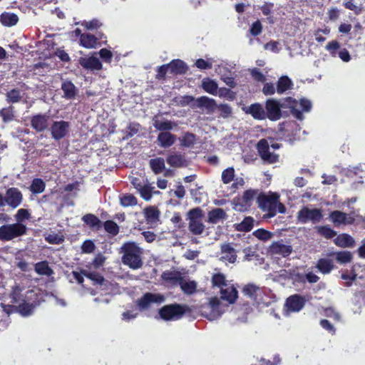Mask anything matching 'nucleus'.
Here are the masks:
<instances>
[{
	"label": "nucleus",
	"instance_id": "obj_42",
	"mask_svg": "<svg viewBox=\"0 0 365 365\" xmlns=\"http://www.w3.org/2000/svg\"><path fill=\"white\" fill-rule=\"evenodd\" d=\"M329 217L335 226H339L341 224L345 225L346 213L339 210H334L330 213Z\"/></svg>",
	"mask_w": 365,
	"mask_h": 365
},
{
	"label": "nucleus",
	"instance_id": "obj_45",
	"mask_svg": "<svg viewBox=\"0 0 365 365\" xmlns=\"http://www.w3.org/2000/svg\"><path fill=\"white\" fill-rule=\"evenodd\" d=\"M211 283L212 287H217L222 289L227 287L225 276L222 273H215L212 276Z\"/></svg>",
	"mask_w": 365,
	"mask_h": 365
},
{
	"label": "nucleus",
	"instance_id": "obj_9",
	"mask_svg": "<svg viewBox=\"0 0 365 365\" xmlns=\"http://www.w3.org/2000/svg\"><path fill=\"white\" fill-rule=\"evenodd\" d=\"M257 191L254 190H245L241 197H235L233 199L234 208L239 211H245L249 208L252 205V201L254 200Z\"/></svg>",
	"mask_w": 365,
	"mask_h": 365
},
{
	"label": "nucleus",
	"instance_id": "obj_6",
	"mask_svg": "<svg viewBox=\"0 0 365 365\" xmlns=\"http://www.w3.org/2000/svg\"><path fill=\"white\" fill-rule=\"evenodd\" d=\"M298 220L303 223L312 222L313 224L319 222L323 218V214L321 209H310L304 206L297 213Z\"/></svg>",
	"mask_w": 365,
	"mask_h": 365
},
{
	"label": "nucleus",
	"instance_id": "obj_64",
	"mask_svg": "<svg viewBox=\"0 0 365 365\" xmlns=\"http://www.w3.org/2000/svg\"><path fill=\"white\" fill-rule=\"evenodd\" d=\"M217 94L220 98H225L228 100H234L235 94L230 89L226 88H221L218 90Z\"/></svg>",
	"mask_w": 365,
	"mask_h": 365
},
{
	"label": "nucleus",
	"instance_id": "obj_17",
	"mask_svg": "<svg viewBox=\"0 0 365 365\" xmlns=\"http://www.w3.org/2000/svg\"><path fill=\"white\" fill-rule=\"evenodd\" d=\"M242 110L245 113L251 115L255 119L264 120L266 118L265 110L260 103L251 104L248 107L242 108Z\"/></svg>",
	"mask_w": 365,
	"mask_h": 365
},
{
	"label": "nucleus",
	"instance_id": "obj_25",
	"mask_svg": "<svg viewBox=\"0 0 365 365\" xmlns=\"http://www.w3.org/2000/svg\"><path fill=\"white\" fill-rule=\"evenodd\" d=\"M82 274L86 277L91 279L93 285H99L101 287L106 284V279L101 274L97 272H89L85 269H82Z\"/></svg>",
	"mask_w": 365,
	"mask_h": 365
},
{
	"label": "nucleus",
	"instance_id": "obj_12",
	"mask_svg": "<svg viewBox=\"0 0 365 365\" xmlns=\"http://www.w3.org/2000/svg\"><path fill=\"white\" fill-rule=\"evenodd\" d=\"M5 197L6 204L12 208H16L23 201V194L17 187L7 189Z\"/></svg>",
	"mask_w": 365,
	"mask_h": 365
},
{
	"label": "nucleus",
	"instance_id": "obj_20",
	"mask_svg": "<svg viewBox=\"0 0 365 365\" xmlns=\"http://www.w3.org/2000/svg\"><path fill=\"white\" fill-rule=\"evenodd\" d=\"M82 221L92 230L98 231L103 227V222L94 214L88 213L83 215Z\"/></svg>",
	"mask_w": 365,
	"mask_h": 365
},
{
	"label": "nucleus",
	"instance_id": "obj_10",
	"mask_svg": "<svg viewBox=\"0 0 365 365\" xmlns=\"http://www.w3.org/2000/svg\"><path fill=\"white\" fill-rule=\"evenodd\" d=\"M287 98H289L290 100L294 101V105H292L294 108L287 107L286 108L290 109V111L292 113V115L299 120H302L304 118L302 111L309 112L311 110L312 103L310 101L306 98H302L300 99L299 101L291 97H288Z\"/></svg>",
	"mask_w": 365,
	"mask_h": 365
},
{
	"label": "nucleus",
	"instance_id": "obj_51",
	"mask_svg": "<svg viewBox=\"0 0 365 365\" xmlns=\"http://www.w3.org/2000/svg\"><path fill=\"white\" fill-rule=\"evenodd\" d=\"M317 232L327 239H331L336 235V232L328 225L317 227Z\"/></svg>",
	"mask_w": 365,
	"mask_h": 365
},
{
	"label": "nucleus",
	"instance_id": "obj_11",
	"mask_svg": "<svg viewBox=\"0 0 365 365\" xmlns=\"http://www.w3.org/2000/svg\"><path fill=\"white\" fill-rule=\"evenodd\" d=\"M70 128V123L64 120L55 121L51 125L50 130L52 138L56 140L64 138Z\"/></svg>",
	"mask_w": 365,
	"mask_h": 365
},
{
	"label": "nucleus",
	"instance_id": "obj_59",
	"mask_svg": "<svg viewBox=\"0 0 365 365\" xmlns=\"http://www.w3.org/2000/svg\"><path fill=\"white\" fill-rule=\"evenodd\" d=\"M31 217V214L29 211L26 209L21 208L18 210L16 214L15 215L16 220L17 223L23 222L26 220H29Z\"/></svg>",
	"mask_w": 365,
	"mask_h": 365
},
{
	"label": "nucleus",
	"instance_id": "obj_53",
	"mask_svg": "<svg viewBox=\"0 0 365 365\" xmlns=\"http://www.w3.org/2000/svg\"><path fill=\"white\" fill-rule=\"evenodd\" d=\"M120 205L123 207L135 206L138 203L137 198L131 194H125L120 199Z\"/></svg>",
	"mask_w": 365,
	"mask_h": 365
},
{
	"label": "nucleus",
	"instance_id": "obj_31",
	"mask_svg": "<svg viewBox=\"0 0 365 365\" xmlns=\"http://www.w3.org/2000/svg\"><path fill=\"white\" fill-rule=\"evenodd\" d=\"M221 252L225 255L222 257L225 259L229 261L230 263L235 262L237 259L236 252L230 244H223L221 247Z\"/></svg>",
	"mask_w": 365,
	"mask_h": 365
},
{
	"label": "nucleus",
	"instance_id": "obj_29",
	"mask_svg": "<svg viewBox=\"0 0 365 365\" xmlns=\"http://www.w3.org/2000/svg\"><path fill=\"white\" fill-rule=\"evenodd\" d=\"M170 72L174 74H183L186 73L187 68L186 64L180 59H175L168 63Z\"/></svg>",
	"mask_w": 365,
	"mask_h": 365
},
{
	"label": "nucleus",
	"instance_id": "obj_28",
	"mask_svg": "<svg viewBox=\"0 0 365 365\" xmlns=\"http://www.w3.org/2000/svg\"><path fill=\"white\" fill-rule=\"evenodd\" d=\"M293 86L292 80L287 76H283L279 78L277 83V92L282 94L285 91L291 89Z\"/></svg>",
	"mask_w": 365,
	"mask_h": 365
},
{
	"label": "nucleus",
	"instance_id": "obj_19",
	"mask_svg": "<svg viewBox=\"0 0 365 365\" xmlns=\"http://www.w3.org/2000/svg\"><path fill=\"white\" fill-rule=\"evenodd\" d=\"M220 299L229 304H234L238 298V292L234 286L222 287L220 289Z\"/></svg>",
	"mask_w": 365,
	"mask_h": 365
},
{
	"label": "nucleus",
	"instance_id": "obj_39",
	"mask_svg": "<svg viewBox=\"0 0 365 365\" xmlns=\"http://www.w3.org/2000/svg\"><path fill=\"white\" fill-rule=\"evenodd\" d=\"M103 226L106 232L111 237H115L120 232V227L115 222L111 220L103 222Z\"/></svg>",
	"mask_w": 365,
	"mask_h": 365
},
{
	"label": "nucleus",
	"instance_id": "obj_62",
	"mask_svg": "<svg viewBox=\"0 0 365 365\" xmlns=\"http://www.w3.org/2000/svg\"><path fill=\"white\" fill-rule=\"evenodd\" d=\"M96 249L94 242L91 240H85L81 245V250L83 253L90 254L92 253Z\"/></svg>",
	"mask_w": 365,
	"mask_h": 365
},
{
	"label": "nucleus",
	"instance_id": "obj_57",
	"mask_svg": "<svg viewBox=\"0 0 365 365\" xmlns=\"http://www.w3.org/2000/svg\"><path fill=\"white\" fill-rule=\"evenodd\" d=\"M217 109L219 110L220 116L224 118H229L232 113L231 106L226 103L217 105Z\"/></svg>",
	"mask_w": 365,
	"mask_h": 365
},
{
	"label": "nucleus",
	"instance_id": "obj_41",
	"mask_svg": "<svg viewBox=\"0 0 365 365\" xmlns=\"http://www.w3.org/2000/svg\"><path fill=\"white\" fill-rule=\"evenodd\" d=\"M46 188V183L41 178H34L29 187L30 191L34 194L38 195L42 193Z\"/></svg>",
	"mask_w": 365,
	"mask_h": 365
},
{
	"label": "nucleus",
	"instance_id": "obj_32",
	"mask_svg": "<svg viewBox=\"0 0 365 365\" xmlns=\"http://www.w3.org/2000/svg\"><path fill=\"white\" fill-rule=\"evenodd\" d=\"M202 89L213 96H216L218 91V85L214 80L209 78H204L202 81Z\"/></svg>",
	"mask_w": 365,
	"mask_h": 365
},
{
	"label": "nucleus",
	"instance_id": "obj_63",
	"mask_svg": "<svg viewBox=\"0 0 365 365\" xmlns=\"http://www.w3.org/2000/svg\"><path fill=\"white\" fill-rule=\"evenodd\" d=\"M33 308L34 307L31 304L26 302L20 304L18 307L19 312L23 316L30 315L32 312Z\"/></svg>",
	"mask_w": 365,
	"mask_h": 365
},
{
	"label": "nucleus",
	"instance_id": "obj_5",
	"mask_svg": "<svg viewBox=\"0 0 365 365\" xmlns=\"http://www.w3.org/2000/svg\"><path fill=\"white\" fill-rule=\"evenodd\" d=\"M26 232V227L23 224L4 225L0 227V240L2 241H9L24 235Z\"/></svg>",
	"mask_w": 365,
	"mask_h": 365
},
{
	"label": "nucleus",
	"instance_id": "obj_56",
	"mask_svg": "<svg viewBox=\"0 0 365 365\" xmlns=\"http://www.w3.org/2000/svg\"><path fill=\"white\" fill-rule=\"evenodd\" d=\"M209 305L210 306L212 312H215L217 313V316H220L222 314L221 311V301L219 298L217 297H214L210 299Z\"/></svg>",
	"mask_w": 365,
	"mask_h": 365
},
{
	"label": "nucleus",
	"instance_id": "obj_24",
	"mask_svg": "<svg viewBox=\"0 0 365 365\" xmlns=\"http://www.w3.org/2000/svg\"><path fill=\"white\" fill-rule=\"evenodd\" d=\"M61 89L63 92V98L68 100L73 99L78 92V90L75 85L72 82L68 81L62 83Z\"/></svg>",
	"mask_w": 365,
	"mask_h": 365
},
{
	"label": "nucleus",
	"instance_id": "obj_47",
	"mask_svg": "<svg viewBox=\"0 0 365 365\" xmlns=\"http://www.w3.org/2000/svg\"><path fill=\"white\" fill-rule=\"evenodd\" d=\"M180 141L182 146L190 148L196 142V135L190 133H187L180 138Z\"/></svg>",
	"mask_w": 365,
	"mask_h": 365
},
{
	"label": "nucleus",
	"instance_id": "obj_37",
	"mask_svg": "<svg viewBox=\"0 0 365 365\" xmlns=\"http://www.w3.org/2000/svg\"><path fill=\"white\" fill-rule=\"evenodd\" d=\"M1 23L6 26H12L17 24L19 18L14 13L4 12L0 16Z\"/></svg>",
	"mask_w": 365,
	"mask_h": 365
},
{
	"label": "nucleus",
	"instance_id": "obj_14",
	"mask_svg": "<svg viewBox=\"0 0 365 365\" xmlns=\"http://www.w3.org/2000/svg\"><path fill=\"white\" fill-rule=\"evenodd\" d=\"M217 104L213 98L207 96H201L196 98L194 103L191 104L192 108L205 109L207 113H212L217 108Z\"/></svg>",
	"mask_w": 365,
	"mask_h": 365
},
{
	"label": "nucleus",
	"instance_id": "obj_36",
	"mask_svg": "<svg viewBox=\"0 0 365 365\" xmlns=\"http://www.w3.org/2000/svg\"><path fill=\"white\" fill-rule=\"evenodd\" d=\"M80 43L86 48H93L97 46V38L92 34H83L80 38Z\"/></svg>",
	"mask_w": 365,
	"mask_h": 365
},
{
	"label": "nucleus",
	"instance_id": "obj_50",
	"mask_svg": "<svg viewBox=\"0 0 365 365\" xmlns=\"http://www.w3.org/2000/svg\"><path fill=\"white\" fill-rule=\"evenodd\" d=\"M203 216V210L200 207L192 208L187 212L189 221L201 220Z\"/></svg>",
	"mask_w": 365,
	"mask_h": 365
},
{
	"label": "nucleus",
	"instance_id": "obj_49",
	"mask_svg": "<svg viewBox=\"0 0 365 365\" xmlns=\"http://www.w3.org/2000/svg\"><path fill=\"white\" fill-rule=\"evenodd\" d=\"M154 187L148 184H145L139 190L140 197L146 201H149L153 195Z\"/></svg>",
	"mask_w": 365,
	"mask_h": 365
},
{
	"label": "nucleus",
	"instance_id": "obj_60",
	"mask_svg": "<svg viewBox=\"0 0 365 365\" xmlns=\"http://www.w3.org/2000/svg\"><path fill=\"white\" fill-rule=\"evenodd\" d=\"M235 170L232 168L225 169L222 173V180L224 183H230L234 178Z\"/></svg>",
	"mask_w": 365,
	"mask_h": 365
},
{
	"label": "nucleus",
	"instance_id": "obj_1",
	"mask_svg": "<svg viewBox=\"0 0 365 365\" xmlns=\"http://www.w3.org/2000/svg\"><path fill=\"white\" fill-rule=\"evenodd\" d=\"M122 262L132 269H138L143 264L142 255L143 250L135 242H126L120 247Z\"/></svg>",
	"mask_w": 365,
	"mask_h": 365
},
{
	"label": "nucleus",
	"instance_id": "obj_18",
	"mask_svg": "<svg viewBox=\"0 0 365 365\" xmlns=\"http://www.w3.org/2000/svg\"><path fill=\"white\" fill-rule=\"evenodd\" d=\"M269 252L274 255H279L283 257H287L292 252L291 245H284L282 242L277 241L273 242L269 247Z\"/></svg>",
	"mask_w": 365,
	"mask_h": 365
},
{
	"label": "nucleus",
	"instance_id": "obj_8",
	"mask_svg": "<svg viewBox=\"0 0 365 365\" xmlns=\"http://www.w3.org/2000/svg\"><path fill=\"white\" fill-rule=\"evenodd\" d=\"M165 297L161 294H154L146 292L142 297L136 301V305L140 310H147L150 307L153 303L160 304L164 302Z\"/></svg>",
	"mask_w": 365,
	"mask_h": 365
},
{
	"label": "nucleus",
	"instance_id": "obj_7",
	"mask_svg": "<svg viewBox=\"0 0 365 365\" xmlns=\"http://www.w3.org/2000/svg\"><path fill=\"white\" fill-rule=\"evenodd\" d=\"M279 148L278 143H272L271 139H261L257 144V151L262 160H277L278 155L270 151V148L276 150Z\"/></svg>",
	"mask_w": 365,
	"mask_h": 365
},
{
	"label": "nucleus",
	"instance_id": "obj_46",
	"mask_svg": "<svg viewBox=\"0 0 365 365\" xmlns=\"http://www.w3.org/2000/svg\"><path fill=\"white\" fill-rule=\"evenodd\" d=\"M259 290V287L256 286L254 284H246L243 289L242 292L245 295L247 296L248 297L256 299L257 296V292Z\"/></svg>",
	"mask_w": 365,
	"mask_h": 365
},
{
	"label": "nucleus",
	"instance_id": "obj_35",
	"mask_svg": "<svg viewBox=\"0 0 365 365\" xmlns=\"http://www.w3.org/2000/svg\"><path fill=\"white\" fill-rule=\"evenodd\" d=\"M165 161H150V167L155 174H160L165 170V176H172V171L165 170Z\"/></svg>",
	"mask_w": 365,
	"mask_h": 365
},
{
	"label": "nucleus",
	"instance_id": "obj_4",
	"mask_svg": "<svg viewBox=\"0 0 365 365\" xmlns=\"http://www.w3.org/2000/svg\"><path fill=\"white\" fill-rule=\"evenodd\" d=\"M158 313L165 321L178 320L185 313V306L177 303L165 305L159 309Z\"/></svg>",
	"mask_w": 365,
	"mask_h": 365
},
{
	"label": "nucleus",
	"instance_id": "obj_38",
	"mask_svg": "<svg viewBox=\"0 0 365 365\" xmlns=\"http://www.w3.org/2000/svg\"><path fill=\"white\" fill-rule=\"evenodd\" d=\"M35 272L40 275L51 276L53 271L49 267L47 261H41L35 264L34 266Z\"/></svg>",
	"mask_w": 365,
	"mask_h": 365
},
{
	"label": "nucleus",
	"instance_id": "obj_15",
	"mask_svg": "<svg viewBox=\"0 0 365 365\" xmlns=\"http://www.w3.org/2000/svg\"><path fill=\"white\" fill-rule=\"evenodd\" d=\"M50 116L46 114H36L31 118V125L37 132L46 130L49 126Z\"/></svg>",
	"mask_w": 365,
	"mask_h": 365
},
{
	"label": "nucleus",
	"instance_id": "obj_43",
	"mask_svg": "<svg viewBox=\"0 0 365 365\" xmlns=\"http://www.w3.org/2000/svg\"><path fill=\"white\" fill-rule=\"evenodd\" d=\"M225 69L223 67H220L217 69V72L220 75L221 80L230 88H234L236 85L235 78L230 71L228 73H222V70Z\"/></svg>",
	"mask_w": 365,
	"mask_h": 365
},
{
	"label": "nucleus",
	"instance_id": "obj_52",
	"mask_svg": "<svg viewBox=\"0 0 365 365\" xmlns=\"http://www.w3.org/2000/svg\"><path fill=\"white\" fill-rule=\"evenodd\" d=\"M0 116L4 123L11 121L14 118V108L9 106L0 110Z\"/></svg>",
	"mask_w": 365,
	"mask_h": 365
},
{
	"label": "nucleus",
	"instance_id": "obj_34",
	"mask_svg": "<svg viewBox=\"0 0 365 365\" xmlns=\"http://www.w3.org/2000/svg\"><path fill=\"white\" fill-rule=\"evenodd\" d=\"M316 267L322 274H329L334 267L332 260L326 258L319 259Z\"/></svg>",
	"mask_w": 365,
	"mask_h": 365
},
{
	"label": "nucleus",
	"instance_id": "obj_23",
	"mask_svg": "<svg viewBox=\"0 0 365 365\" xmlns=\"http://www.w3.org/2000/svg\"><path fill=\"white\" fill-rule=\"evenodd\" d=\"M175 136L169 132H161L158 134L157 141L162 148H169L175 142Z\"/></svg>",
	"mask_w": 365,
	"mask_h": 365
},
{
	"label": "nucleus",
	"instance_id": "obj_13",
	"mask_svg": "<svg viewBox=\"0 0 365 365\" xmlns=\"http://www.w3.org/2000/svg\"><path fill=\"white\" fill-rule=\"evenodd\" d=\"M305 304V297L297 294L289 296L285 302L287 310L292 312H299L304 307Z\"/></svg>",
	"mask_w": 365,
	"mask_h": 365
},
{
	"label": "nucleus",
	"instance_id": "obj_3",
	"mask_svg": "<svg viewBox=\"0 0 365 365\" xmlns=\"http://www.w3.org/2000/svg\"><path fill=\"white\" fill-rule=\"evenodd\" d=\"M294 101L289 98H284L282 101H277L275 99H268L265 103L266 118H268L272 121L278 120L282 117V108L287 107L294 108Z\"/></svg>",
	"mask_w": 365,
	"mask_h": 365
},
{
	"label": "nucleus",
	"instance_id": "obj_26",
	"mask_svg": "<svg viewBox=\"0 0 365 365\" xmlns=\"http://www.w3.org/2000/svg\"><path fill=\"white\" fill-rule=\"evenodd\" d=\"M153 126L158 130L165 131L173 129L177 126V124L168 120H160L158 117H154L153 119Z\"/></svg>",
	"mask_w": 365,
	"mask_h": 365
},
{
	"label": "nucleus",
	"instance_id": "obj_54",
	"mask_svg": "<svg viewBox=\"0 0 365 365\" xmlns=\"http://www.w3.org/2000/svg\"><path fill=\"white\" fill-rule=\"evenodd\" d=\"M47 242L52 245H60L64 242V237L62 235L52 233L45 237Z\"/></svg>",
	"mask_w": 365,
	"mask_h": 365
},
{
	"label": "nucleus",
	"instance_id": "obj_61",
	"mask_svg": "<svg viewBox=\"0 0 365 365\" xmlns=\"http://www.w3.org/2000/svg\"><path fill=\"white\" fill-rule=\"evenodd\" d=\"M21 98L20 91L17 89H13L6 93V98L9 103H17Z\"/></svg>",
	"mask_w": 365,
	"mask_h": 365
},
{
	"label": "nucleus",
	"instance_id": "obj_48",
	"mask_svg": "<svg viewBox=\"0 0 365 365\" xmlns=\"http://www.w3.org/2000/svg\"><path fill=\"white\" fill-rule=\"evenodd\" d=\"M336 260L339 264H347L352 260V255L349 251H340L335 253Z\"/></svg>",
	"mask_w": 365,
	"mask_h": 365
},
{
	"label": "nucleus",
	"instance_id": "obj_58",
	"mask_svg": "<svg viewBox=\"0 0 365 365\" xmlns=\"http://www.w3.org/2000/svg\"><path fill=\"white\" fill-rule=\"evenodd\" d=\"M213 62L214 61L212 58H209L207 60L199 58L196 61L195 66L201 70L210 69L212 67Z\"/></svg>",
	"mask_w": 365,
	"mask_h": 365
},
{
	"label": "nucleus",
	"instance_id": "obj_30",
	"mask_svg": "<svg viewBox=\"0 0 365 365\" xmlns=\"http://www.w3.org/2000/svg\"><path fill=\"white\" fill-rule=\"evenodd\" d=\"M254 222L255 220L252 217H245L241 222L235 224V230L239 232H248L252 230Z\"/></svg>",
	"mask_w": 365,
	"mask_h": 365
},
{
	"label": "nucleus",
	"instance_id": "obj_16",
	"mask_svg": "<svg viewBox=\"0 0 365 365\" xmlns=\"http://www.w3.org/2000/svg\"><path fill=\"white\" fill-rule=\"evenodd\" d=\"M79 64L87 70L99 71L102 68V63L96 56H84L78 59Z\"/></svg>",
	"mask_w": 365,
	"mask_h": 365
},
{
	"label": "nucleus",
	"instance_id": "obj_55",
	"mask_svg": "<svg viewBox=\"0 0 365 365\" xmlns=\"http://www.w3.org/2000/svg\"><path fill=\"white\" fill-rule=\"evenodd\" d=\"M253 235L257 239L267 241L272 237V233L263 228H259L253 232Z\"/></svg>",
	"mask_w": 365,
	"mask_h": 365
},
{
	"label": "nucleus",
	"instance_id": "obj_22",
	"mask_svg": "<svg viewBox=\"0 0 365 365\" xmlns=\"http://www.w3.org/2000/svg\"><path fill=\"white\" fill-rule=\"evenodd\" d=\"M182 277L180 272L178 271L166 270L161 274L162 280L171 285L179 284Z\"/></svg>",
	"mask_w": 365,
	"mask_h": 365
},
{
	"label": "nucleus",
	"instance_id": "obj_2",
	"mask_svg": "<svg viewBox=\"0 0 365 365\" xmlns=\"http://www.w3.org/2000/svg\"><path fill=\"white\" fill-rule=\"evenodd\" d=\"M257 202L258 207L263 211L267 212V217L269 218L274 217L277 212L284 213L286 207L284 204L279 202V195L276 192H270L268 195L260 193Z\"/></svg>",
	"mask_w": 365,
	"mask_h": 365
},
{
	"label": "nucleus",
	"instance_id": "obj_40",
	"mask_svg": "<svg viewBox=\"0 0 365 365\" xmlns=\"http://www.w3.org/2000/svg\"><path fill=\"white\" fill-rule=\"evenodd\" d=\"M179 285L182 292L186 294H192L196 292L197 283L195 281H185L183 277L180 280Z\"/></svg>",
	"mask_w": 365,
	"mask_h": 365
},
{
	"label": "nucleus",
	"instance_id": "obj_21",
	"mask_svg": "<svg viewBox=\"0 0 365 365\" xmlns=\"http://www.w3.org/2000/svg\"><path fill=\"white\" fill-rule=\"evenodd\" d=\"M227 215L222 208H214L208 212L207 222L210 224H217L220 221L225 220Z\"/></svg>",
	"mask_w": 365,
	"mask_h": 365
},
{
	"label": "nucleus",
	"instance_id": "obj_27",
	"mask_svg": "<svg viewBox=\"0 0 365 365\" xmlns=\"http://www.w3.org/2000/svg\"><path fill=\"white\" fill-rule=\"evenodd\" d=\"M336 245L340 247H351L354 245L355 241L351 236L348 234H341L334 239Z\"/></svg>",
	"mask_w": 365,
	"mask_h": 365
},
{
	"label": "nucleus",
	"instance_id": "obj_44",
	"mask_svg": "<svg viewBox=\"0 0 365 365\" xmlns=\"http://www.w3.org/2000/svg\"><path fill=\"white\" fill-rule=\"evenodd\" d=\"M188 228L193 235H199L203 232L205 225L201 220L189 221Z\"/></svg>",
	"mask_w": 365,
	"mask_h": 365
},
{
	"label": "nucleus",
	"instance_id": "obj_33",
	"mask_svg": "<svg viewBox=\"0 0 365 365\" xmlns=\"http://www.w3.org/2000/svg\"><path fill=\"white\" fill-rule=\"evenodd\" d=\"M144 214L148 222H155L159 220L160 217V210L153 206H149L145 208Z\"/></svg>",
	"mask_w": 365,
	"mask_h": 365
}]
</instances>
